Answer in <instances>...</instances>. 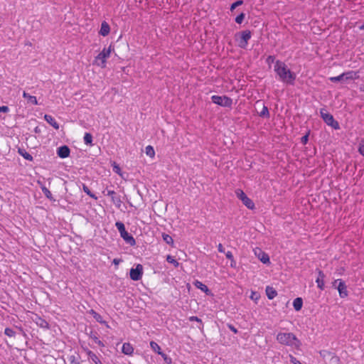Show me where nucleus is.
<instances>
[{"mask_svg":"<svg viewBox=\"0 0 364 364\" xmlns=\"http://www.w3.org/2000/svg\"><path fill=\"white\" fill-rule=\"evenodd\" d=\"M274 70L283 82L293 85L296 79V75L291 72L287 65L280 60H276Z\"/></svg>","mask_w":364,"mask_h":364,"instance_id":"obj_1","label":"nucleus"},{"mask_svg":"<svg viewBox=\"0 0 364 364\" xmlns=\"http://www.w3.org/2000/svg\"><path fill=\"white\" fill-rule=\"evenodd\" d=\"M276 339L281 345L287 346L296 349H299L301 343L297 337L292 333L279 332Z\"/></svg>","mask_w":364,"mask_h":364,"instance_id":"obj_2","label":"nucleus"},{"mask_svg":"<svg viewBox=\"0 0 364 364\" xmlns=\"http://www.w3.org/2000/svg\"><path fill=\"white\" fill-rule=\"evenodd\" d=\"M112 50H114V48L112 45H109L107 48L105 47L102 51L95 57L93 65L101 68H105L107 66V60L110 57Z\"/></svg>","mask_w":364,"mask_h":364,"instance_id":"obj_3","label":"nucleus"},{"mask_svg":"<svg viewBox=\"0 0 364 364\" xmlns=\"http://www.w3.org/2000/svg\"><path fill=\"white\" fill-rule=\"evenodd\" d=\"M115 226L119 232L120 236L127 244L130 245L131 246L135 245L136 241L134 238L126 230L123 223L119 221L116 222Z\"/></svg>","mask_w":364,"mask_h":364,"instance_id":"obj_4","label":"nucleus"},{"mask_svg":"<svg viewBox=\"0 0 364 364\" xmlns=\"http://www.w3.org/2000/svg\"><path fill=\"white\" fill-rule=\"evenodd\" d=\"M320 114H321V117L323 119V120L328 126H331L336 130L340 129L338 122L334 119L333 116L331 114L326 112V110L324 109H321Z\"/></svg>","mask_w":364,"mask_h":364,"instance_id":"obj_5","label":"nucleus"},{"mask_svg":"<svg viewBox=\"0 0 364 364\" xmlns=\"http://www.w3.org/2000/svg\"><path fill=\"white\" fill-rule=\"evenodd\" d=\"M236 196L242 202L244 205H245L248 209L253 210L255 208L254 202L245 194V193L242 189H236L235 191Z\"/></svg>","mask_w":364,"mask_h":364,"instance_id":"obj_6","label":"nucleus"},{"mask_svg":"<svg viewBox=\"0 0 364 364\" xmlns=\"http://www.w3.org/2000/svg\"><path fill=\"white\" fill-rule=\"evenodd\" d=\"M211 100L213 103L225 107H230L232 105V100L227 96L213 95Z\"/></svg>","mask_w":364,"mask_h":364,"instance_id":"obj_7","label":"nucleus"},{"mask_svg":"<svg viewBox=\"0 0 364 364\" xmlns=\"http://www.w3.org/2000/svg\"><path fill=\"white\" fill-rule=\"evenodd\" d=\"M333 286L336 287L341 298H346L348 295L347 286L342 279H336L333 282Z\"/></svg>","mask_w":364,"mask_h":364,"instance_id":"obj_8","label":"nucleus"},{"mask_svg":"<svg viewBox=\"0 0 364 364\" xmlns=\"http://www.w3.org/2000/svg\"><path fill=\"white\" fill-rule=\"evenodd\" d=\"M238 35H240L238 46L242 48H245L247 46L248 41L251 38V32L249 30H246L238 33Z\"/></svg>","mask_w":364,"mask_h":364,"instance_id":"obj_9","label":"nucleus"},{"mask_svg":"<svg viewBox=\"0 0 364 364\" xmlns=\"http://www.w3.org/2000/svg\"><path fill=\"white\" fill-rule=\"evenodd\" d=\"M130 278L134 281H139L141 279L143 275V266L141 264L136 265L135 268L130 269Z\"/></svg>","mask_w":364,"mask_h":364,"instance_id":"obj_10","label":"nucleus"},{"mask_svg":"<svg viewBox=\"0 0 364 364\" xmlns=\"http://www.w3.org/2000/svg\"><path fill=\"white\" fill-rule=\"evenodd\" d=\"M255 255L257 257V258L263 263V264H269V255L262 251L260 248H255L254 250Z\"/></svg>","mask_w":364,"mask_h":364,"instance_id":"obj_11","label":"nucleus"},{"mask_svg":"<svg viewBox=\"0 0 364 364\" xmlns=\"http://www.w3.org/2000/svg\"><path fill=\"white\" fill-rule=\"evenodd\" d=\"M106 195L111 197L112 202L117 208H119L121 207L122 202L120 197L117 195L115 191L112 190H108Z\"/></svg>","mask_w":364,"mask_h":364,"instance_id":"obj_12","label":"nucleus"},{"mask_svg":"<svg viewBox=\"0 0 364 364\" xmlns=\"http://www.w3.org/2000/svg\"><path fill=\"white\" fill-rule=\"evenodd\" d=\"M70 150L66 145L58 148L57 154L61 159H65L70 156Z\"/></svg>","mask_w":364,"mask_h":364,"instance_id":"obj_13","label":"nucleus"},{"mask_svg":"<svg viewBox=\"0 0 364 364\" xmlns=\"http://www.w3.org/2000/svg\"><path fill=\"white\" fill-rule=\"evenodd\" d=\"M325 274L321 270H318V277L316 279V283L319 289L323 290L325 287L324 283Z\"/></svg>","mask_w":364,"mask_h":364,"instance_id":"obj_14","label":"nucleus"},{"mask_svg":"<svg viewBox=\"0 0 364 364\" xmlns=\"http://www.w3.org/2000/svg\"><path fill=\"white\" fill-rule=\"evenodd\" d=\"M109 32H110V26L108 24V23L106 22V21L102 22L101 28H100V30L99 31L100 35H101V36L105 37V36H108Z\"/></svg>","mask_w":364,"mask_h":364,"instance_id":"obj_15","label":"nucleus"},{"mask_svg":"<svg viewBox=\"0 0 364 364\" xmlns=\"http://www.w3.org/2000/svg\"><path fill=\"white\" fill-rule=\"evenodd\" d=\"M122 352L127 355H132L134 353V348L129 343H124L122 345Z\"/></svg>","mask_w":364,"mask_h":364,"instance_id":"obj_16","label":"nucleus"},{"mask_svg":"<svg viewBox=\"0 0 364 364\" xmlns=\"http://www.w3.org/2000/svg\"><path fill=\"white\" fill-rule=\"evenodd\" d=\"M43 118L55 129H56V130L59 129V127H60L59 124L55 121V119L51 115L45 114Z\"/></svg>","mask_w":364,"mask_h":364,"instance_id":"obj_17","label":"nucleus"},{"mask_svg":"<svg viewBox=\"0 0 364 364\" xmlns=\"http://www.w3.org/2000/svg\"><path fill=\"white\" fill-rule=\"evenodd\" d=\"M344 78L346 80H356L359 78L358 72L357 71H348L346 73H343Z\"/></svg>","mask_w":364,"mask_h":364,"instance_id":"obj_18","label":"nucleus"},{"mask_svg":"<svg viewBox=\"0 0 364 364\" xmlns=\"http://www.w3.org/2000/svg\"><path fill=\"white\" fill-rule=\"evenodd\" d=\"M194 285L196 288L200 289L202 291L205 292L206 294H210V291L209 289L208 288V287L205 284H203L201 282L196 280L194 282Z\"/></svg>","mask_w":364,"mask_h":364,"instance_id":"obj_19","label":"nucleus"},{"mask_svg":"<svg viewBox=\"0 0 364 364\" xmlns=\"http://www.w3.org/2000/svg\"><path fill=\"white\" fill-rule=\"evenodd\" d=\"M23 97L25 99H27L28 102L31 103L33 105H38V100H37L36 97L30 95L28 93H27L25 91H23Z\"/></svg>","mask_w":364,"mask_h":364,"instance_id":"obj_20","label":"nucleus"},{"mask_svg":"<svg viewBox=\"0 0 364 364\" xmlns=\"http://www.w3.org/2000/svg\"><path fill=\"white\" fill-rule=\"evenodd\" d=\"M266 294L269 299H273L277 295V291L271 287H266Z\"/></svg>","mask_w":364,"mask_h":364,"instance_id":"obj_21","label":"nucleus"},{"mask_svg":"<svg viewBox=\"0 0 364 364\" xmlns=\"http://www.w3.org/2000/svg\"><path fill=\"white\" fill-rule=\"evenodd\" d=\"M303 306V300L300 297L296 298L293 301V306L296 311L301 309Z\"/></svg>","mask_w":364,"mask_h":364,"instance_id":"obj_22","label":"nucleus"},{"mask_svg":"<svg viewBox=\"0 0 364 364\" xmlns=\"http://www.w3.org/2000/svg\"><path fill=\"white\" fill-rule=\"evenodd\" d=\"M88 358L95 363V364H102V362L99 359V358L97 356L95 353L93 352L88 350L87 353Z\"/></svg>","mask_w":364,"mask_h":364,"instance_id":"obj_23","label":"nucleus"},{"mask_svg":"<svg viewBox=\"0 0 364 364\" xmlns=\"http://www.w3.org/2000/svg\"><path fill=\"white\" fill-rule=\"evenodd\" d=\"M36 323L38 326H39L41 328H48V323L46 320H44L40 317L36 318Z\"/></svg>","mask_w":364,"mask_h":364,"instance_id":"obj_24","label":"nucleus"},{"mask_svg":"<svg viewBox=\"0 0 364 364\" xmlns=\"http://www.w3.org/2000/svg\"><path fill=\"white\" fill-rule=\"evenodd\" d=\"M145 153L147 156H149L150 158L153 159L155 156V151L152 146L148 145L145 148Z\"/></svg>","mask_w":364,"mask_h":364,"instance_id":"obj_25","label":"nucleus"},{"mask_svg":"<svg viewBox=\"0 0 364 364\" xmlns=\"http://www.w3.org/2000/svg\"><path fill=\"white\" fill-rule=\"evenodd\" d=\"M150 346L151 349L156 353H157L159 355H160L162 353L161 347L156 342L151 341Z\"/></svg>","mask_w":364,"mask_h":364,"instance_id":"obj_26","label":"nucleus"},{"mask_svg":"<svg viewBox=\"0 0 364 364\" xmlns=\"http://www.w3.org/2000/svg\"><path fill=\"white\" fill-rule=\"evenodd\" d=\"M162 238L166 243L171 245L172 246L173 245V240L169 235L166 233H163Z\"/></svg>","mask_w":364,"mask_h":364,"instance_id":"obj_27","label":"nucleus"},{"mask_svg":"<svg viewBox=\"0 0 364 364\" xmlns=\"http://www.w3.org/2000/svg\"><path fill=\"white\" fill-rule=\"evenodd\" d=\"M166 261L172 264L175 267H178L179 266V262L171 255H167L166 256Z\"/></svg>","mask_w":364,"mask_h":364,"instance_id":"obj_28","label":"nucleus"},{"mask_svg":"<svg viewBox=\"0 0 364 364\" xmlns=\"http://www.w3.org/2000/svg\"><path fill=\"white\" fill-rule=\"evenodd\" d=\"M330 357L329 364H341V360L338 356L333 353Z\"/></svg>","mask_w":364,"mask_h":364,"instance_id":"obj_29","label":"nucleus"},{"mask_svg":"<svg viewBox=\"0 0 364 364\" xmlns=\"http://www.w3.org/2000/svg\"><path fill=\"white\" fill-rule=\"evenodd\" d=\"M84 142L87 145H92V136L90 133H85L84 135Z\"/></svg>","mask_w":364,"mask_h":364,"instance_id":"obj_30","label":"nucleus"},{"mask_svg":"<svg viewBox=\"0 0 364 364\" xmlns=\"http://www.w3.org/2000/svg\"><path fill=\"white\" fill-rule=\"evenodd\" d=\"M82 189L90 197L95 200L97 199V196L90 191L89 188L85 184H82Z\"/></svg>","mask_w":364,"mask_h":364,"instance_id":"obj_31","label":"nucleus"},{"mask_svg":"<svg viewBox=\"0 0 364 364\" xmlns=\"http://www.w3.org/2000/svg\"><path fill=\"white\" fill-rule=\"evenodd\" d=\"M4 333L5 335L10 338L15 337L16 336V332L12 328H6L4 330Z\"/></svg>","mask_w":364,"mask_h":364,"instance_id":"obj_32","label":"nucleus"},{"mask_svg":"<svg viewBox=\"0 0 364 364\" xmlns=\"http://www.w3.org/2000/svg\"><path fill=\"white\" fill-rule=\"evenodd\" d=\"M259 115L260 117H269V112L268 108L266 106H263L262 111L259 113Z\"/></svg>","mask_w":364,"mask_h":364,"instance_id":"obj_33","label":"nucleus"},{"mask_svg":"<svg viewBox=\"0 0 364 364\" xmlns=\"http://www.w3.org/2000/svg\"><path fill=\"white\" fill-rule=\"evenodd\" d=\"M41 190H42L43 193H44V195L46 196V198H48L49 199L52 198V193H51V192L45 186H41Z\"/></svg>","mask_w":364,"mask_h":364,"instance_id":"obj_34","label":"nucleus"},{"mask_svg":"<svg viewBox=\"0 0 364 364\" xmlns=\"http://www.w3.org/2000/svg\"><path fill=\"white\" fill-rule=\"evenodd\" d=\"M319 354H320L321 357H322L323 359H325L327 357H330L333 353L328 350H322L319 352Z\"/></svg>","mask_w":364,"mask_h":364,"instance_id":"obj_35","label":"nucleus"},{"mask_svg":"<svg viewBox=\"0 0 364 364\" xmlns=\"http://www.w3.org/2000/svg\"><path fill=\"white\" fill-rule=\"evenodd\" d=\"M188 319L191 321H197L198 323H199L201 325V326H198L199 328H201L203 327L202 320L200 318H199L198 317L192 316H190Z\"/></svg>","mask_w":364,"mask_h":364,"instance_id":"obj_36","label":"nucleus"},{"mask_svg":"<svg viewBox=\"0 0 364 364\" xmlns=\"http://www.w3.org/2000/svg\"><path fill=\"white\" fill-rule=\"evenodd\" d=\"M112 167H113V171L114 173L119 174V176H122L121 168L118 164H117L115 162H114L112 164Z\"/></svg>","mask_w":364,"mask_h":364,"instance_id":"obj_37","label":"nucleus"},{"mask_svg":"<svg viewBox=\"0 0 364 364\" xmlns=\"http://www.w3.org/2000/svg\"><path fill=\"white\" fill-rule=\"evenodd\" d=\"M344 78L343 73L341 74L340 75H338L336 77H329L330 81L331 82H338L342 80Z\"/></svg>","mask_w":364,"mask_h":364,"instance_id":"obj_38","label":"nucleus"},{"mask_svg":"<svg viewBox=\"0 0 364 364\" xmlns=\"http://www.w3.org/2000/svg\"><path fill=\"white\" fill-rule=\"evenodd\" d=\"M91 314L93 315L94 318L96 319L97 321L100 323H103L104 321L102 320V316L95 312L94 310L91 311Z\"/></svg>","mask_w":364,"mask_h":364,"instance_id":"obj_39","label":"nucleus"},{"mask_svg":"<svg viewBox=\"0 0 364 364\" xmlns=\"http://www.w3.org/2000/svg\"><path fill=\"white\" fill-rule=\"evenodd\" d=\"M358 151L363 156H364V138L359 143Z\"/></svg>","mask_w":364,"mask_h":364,"instance_id":"obj_40","label":"nucleus"},{"mask_svg":"<svg viewBox=\"0 0 364 364\" xmlns=\"http://www.w3.org/2000/svg\"><path fill=\"white\" fill-rule=\"evenodd\" d=\"M244 18H245V14L243 13H241L240 15H238L235 18V22L240 24L243 21Z\"/></svg>","mask_w":364,"mask_h":364,"instance_id":"obj_41","label":"nucleus"},{"mask_svg":"<svg viewBox=\"0 0 364 364\" xmlns=\"http://www.w3.org/2000/svg\"><path fill=\"white\" fill-rule=\"evenodd\" d=\"M161 357L164 358V361L168 364H171L172 360L171 358L168 357L167 355L164 353L163 352L160 354Z\"/></svg>","mask_w":364,"mask_h":364,"instance_id":"obj_42","label":"nucleus"},{"mask_svg":"<svg viewBox=\"0 0 364 364\" xmlns=\"http://www.w3.org/2000/svg\"><path fill=\"white\" fill-rule=\"evenodd\" d=\"M242 3H243V1L242 0H239V1L234 2L230 6V10L231 11L234 10L237 6L242 5Z\"/></svg>","mask_w":364,"mask_h":364,"instance_id":"obj_43","label":"nucleus"},{"mask_svg":"<svg viewBox=\"0 0 364 364\" xmlns=\"http://www.w3.org/2000/svg\"><path fill=\"white\" fill-rule=\"evenodd\" d=\"M92 338L93 339L94 342L97 344L100 347H104L105 345L104 343L96 336H93L92 337Z\"/></svg>","mask_w":364,"mask_h":364,"instance_id":"obj_44","label":"nucleus"},{"mask_svg":"<svg viewBox=\"0 0 364 364\" xmlns=\"http://www.w3.org/2000/svg\"><path fill=\"white\" fill-rule=\"evenodd\" d=\"M290 361L294 364H302L299 360L291 355H289Z\"/></svg>","mask_w":364,"mask_h":364,"instance_id":"obj_45","label":"nucleus"},{"mask_svg":"<svg viewBox=\"0 0 364 364\" xmlns=\"http://www.w3.org/2000/svg\"><path fill=\"white\" fill-rule=\"evenodd\" d=\"M225 256L228 259H230L232 262L235 263V260H234V257H233V255L232 253L230 252V251H228L226 253H225Z\"/></svg>","mask_w":364,"mask_h":364,"instance_id":"obj_46","label":"nucleus"},{"mask_svg":"<svg viewBox=\"0 0 364 364\" xmlns=\"http://www.w3.org/2000/svg\"><path fill=\"white\" fill-rule=\"evenodd\" d=\"M21 155L23 156L24 159H26L28 161L33 160L32 156L27 152H25V154H21Z\"/></svg>","mask_w":364,"mask_h":364,"instance_id":"obj_47","label":"nucleus"},{"mask_svg":"<svg viewBox=\"0 0 364 364\" xmlns=\"http://www.w3.org/2000/svg\"><path fill=\"white\" fill-rule=\"evenodd\" d=\"M275 58L272 55H269L266 60L268 64H271L274 62Z\"/></svg>","mask_w":364,"mask_h":364,"instance_id":"obj_48","label":"nucleus"},{"mask_svg":"<svg viewBox=\"0 0 364 364\" xmlns=\"http://www.w3.org/2000/svg\"><path fill=\"white\" fill-rule=\"evenodd\" d=\"M9 111V109L7 106H0V112L6 113Z\"/></svg>","mask_w":364,"mask_h":364,"instance_id":"obj_49","label":"nucleus"},{"mask_svg":"<svg viewBox=\"0 0 364 364\" xmlns=\"http://www.w3.org/2000/svg\"><path fill=\"white\" fill-rule=\"evenodd\" d=\"M309 136L306 134L301 137V141L302 144H306L308 141Z\"/></svg>","mask_w":364,"mask_h":364,"instance_id":"obj_50","label":"nucleus"},{"mask_svg":"<svg viewBox=\"0 0 364 364\" xmlns=\"http://www.w3.org/2000/svg\"><path fill=\"white\" fill-rule=\"evenodd\" d=\"M218 250L220 252L223 253L225 252V248L223 247V245L221 243H219L218 245Z\"/></svg>","mask_w":364,"mask_h":364,"instance_id":"obj_51","label":"nucleus"},{"mask_svg":"<svg viewBox=\"0 0 364 364\" xmlns=\"http://www.w3.org/2000/svg\"><path fill=\"white\" fill-rule=\"evenodd\" d=\"M250 298L252 299L257 300L258 299V296H257V294L255 292L252 291V294L250 296Z\"/></svg>","mask_w":364,"mask_h":364,"instance_id":"obj_52","label":"nucleus"},{"mask_svg":"<svg viewBox=\"0 0 364 364\" xmlns=\"http://www.w3.org/2000/svg\"><path fill=\"white\" fill-rule=\"evenodd\" d=\"M228 327L230 329V331H232L234 333H237V330L233 326L229 325Z\"/></svg>","mask_w":364,"mask_h":364,"instance_id":"obj_53","label":"nucleus"},{"mask_svg":"<svg viewBox=\"0 0 364 364\" xmlns=\"http://www.w3.org/2000/svg\"><path fill=\"white\" fill-rule=\"evenodd\" d=\"M113 263H114V264L117 265V264H119V259H114V260H113Z\"/></svg>","mask_w":364,"mask_h":364,"instance_id":"obj_54","label":"nucleus"},{"mask_svg":"<svg viewBox=\"0 0 364 364\" xmlns=\"http://www.w3.org/2000/svg\"><path fill=\"white\" fill-rule=\"evenodd\" d=\"M360 30H364V23L359 26Z\"/></svg>","mask_w":364,"mask_h":364,"instance_id":"obj_55","label":"nucleus"},{"mask_svg":"<svg viewBox=\"0 0 364 364\" xmlns=\"http://www.w3.org/2000/svg\"><path fill=\"white\" fill-rule=\"evenodd\" d=\"M235 262L234 263V262H232L231 267H235Z\"/></svg>","mask_w":364,"mask_h":364,"instance_id":"obj_56","label":"nucleus"}]
</instances>
